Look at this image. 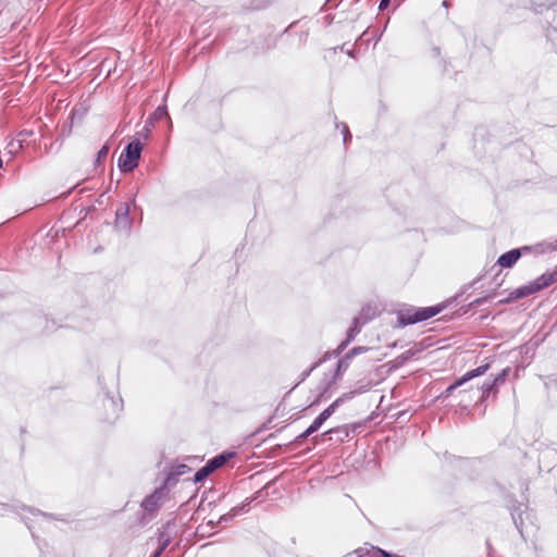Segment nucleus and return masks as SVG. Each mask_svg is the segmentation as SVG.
Here are the masks:
<instances>
[{
	"instance_id": "34",
	"label": "nucleus",
	"mask_w": 557,
	"mask_h": 557,
	"mask_svg": "<svg viewBox=\"0 0 557 557\" xmlns=\"http://www.w3.org/2000/svg\"><path fill=\"white\" fill-rule=\"evenodd\" d=\"M320 366V362H314L308 370L304 371L301 374H300V381L299 382H304L309 375L310 373Z\"/></svg>"
},
{
	"instance_id": "31",
	"label": "nucleus",
	"mask_w": 557,
	"mask_h": 557,
	"mask_svg": "<svg viewBox=\"0 0 557 557\" xmlns=\"http://www.w3.org/2000/svg\"><path fill=\"white\" fill-rule=\"evenodd\" d=\"M547 39L553 44L557 52V28L553 27L547 30L546 34Z\"/></svg>"
},
{
	"instance_id": "37",
	"label": "nucleus",
	"mask_w": 557,
	"mask_h": 557,
	"mask_svg": "<svg viewBox=\"0 0 557 557\" xmlns=\"http://www.w3.org/2000/svg\"><path fill=\"white\" fill-rule=\"evenodd\" d=\"M391 0H381L379 4V10L383 11L389 5Z\"/></svg>"
},
{
	"instance_id": "2",
	"label": "nucleus",
	"mask_w": 557,
	"mask_h": 557,
	"mask_svg": "<svg viewBox=\"0 0 557 557\" xmlns=\"http://www.w3.org/2000/svg\"><path fill=\"white\" fill-rule=\"evenodd\" d=\"M442 311L441 306L414 308L408 307L397 312V323L399 326H407L426 321Z\"/></svg>"
},
{
	"instance_id": "5",
	"label": "nucleus",
	"mask_w": 557,
	"mask_h": 557,
	"mask_svg": "<svg viewBox=\"0 0 557 557\" xmlns=\"http://www.w3.org/2000/svg\"><path fill=\"white\" fill-rule=\"evenodd\" d=\"M135 205V198L131 202L121 203L115 211L114 227L119 231L129 233L133 225V219L129 215L131 206Z\"/></svg>"
},
{
	"instance_id": "8",
	"label": "nucleus",
	"mask_w": 557,
	"mask_h": 557,
	"mask_svg": "<svg viewBox=\"0 0 557 557\" xmlns=\"http://www.w3.org/2000/svg\"><path fill=\"white\" fill-rule=\"evenodd\" d=\"M490 369V364L486 363V364H483V366H480L473 370H470L468 371L466 374H463L461 377L457 379L453 384H450L441 395L442 398H447L451 395V393L462 386L463 384H466L467 382H469L470 380L474 379V377H478V376H481L483 374H485L487 372V370Z\"/></svg>"
},
{
	"instance_id": "22",
	"label": "nucleus",
	"mask_w": 557,
	"mask_h": 557,
	"mask_svg": "<svg viewBox=\"0 0 557 557\" xmlns=\"http://www.w3.org/2000/svg\"><path fill=\"white\" fill-rule=\"evenodd\" d=\"M534 285V288L536 292L548 287L552 285V278L548 272L542 274L540 277H537L534 282H532Z\"/></svg>"
},
{
	"instance_id": "4",
	"label": "nucleus",
	"mask_w": 557,
	"mask_h": 557,
	"mask_svg": "<svg viewBox=\"0 0 557 557\" xmlns=\"http://www.w3.org/2000/svg\"><path fill=\"white\" fill-rule=\"evenodd\" d=\"M359 428H360L359 424L338 425V426H335V428H332V429L325 431L320 436H313L311 438V441L313 442L314 445L319 444L320 441L321 442H332V441H335V442L342 443L345 440H347L350 436L351 433H355Z\"/></svg>"
},
{
	"instance_id": "9",
	"label": "nucleus",
	"mask_w": 557,
	"mask_h": 557,
	"mask_svg": "<svg viewBox=\"0 0 557 557\" xmlns=\"http://www.w3.org/2000/svg\"><path fill=\"white\" fill-rule=\"evenodd\" d=\"M344 403V397H338L326 409H324L307 428L309 433L313 434L324 424V422L336 411V409Z\"/></svg>"
},
{
	"instance_id": "1",
	"label": "nucleus",
	"mask_w": 557,
	"mask_h": 557,
	"mask_svg": "<svg viewBox=\"0 0 557 557\" xmlns=\"http://www.w3.org/2000/svg\"><path fill=\"white\" fill-rule=\"evenodd\" d=\"M170 482L171 478H166L159 487H156L152 493L147 495L141 500V516L139 518L141 524H146L152 519H154L161 507L169 499L170 490L168 487V484Z\"/></svg>"
},
{
	"instance_id": "7",
	"label": "nucleus",
	"mask_w": 557,
	"mask_h": 557,
	"mask_svg": "<svg viewBox=\"0 0 557 557\" xmlns=\"http://www.w3.org/2000/svg\"><path fill=\"white\" fill-rule=\"evenodd\" d=\"M102 406L104 409L103 419L109 422L115 421L120 412L123 410V400L121 397H114L106 393L102 398Z\"/></svg>"
},
{
	"instance_id": "11",
	"label": "nucleus",
	"mask_w": 557,
	"mask_h": 557,
	"mask_svg": "<svg viewBox=\"0 0 557 557\" xmlns=\"http://www.w3.org/2000/svg\"><path fill=\"white\" fill-rule=\"evenodd\" d=\"M529 247L515 248L499 256L497 265L502 268H511L522 256V251H529Z\"/></svg>"
},
{
	"instance_id": "39",
	"label": "nucleus",
	"mask_w": 557,
	"mask_h": 557,
	"mask_svg": "<svg viewBox=\"0 0 557 557\" xmlns=\"http://www.w3.org/2000/svg\"><path fill=\"white\" fill-rule=\"evenodd\" d=\"M548 273L550 275L552 283H556L557 282V270H555L553 272H548Z\"/></svg>"
},
{
	"instance_id": "40",
	"label": "nucleus",
	"mask_w": 557,
	"mask_h": 557,
	"mask_svg": "<svg viewBox=\"0 0 557 557\" xmlns=\"http://www.w3.org/2000/svg\"><path fill=\"white\" fill-rule=\"evenodd\" d=\"M161 553L160 550H156L150 557H160Z\"/></svg>"
},
{
	"instance_id": "17",
	"label": "nucleus",
	"mask_w": 557,
	"mask_h": 557,
	"mask_svg": "<svg viewBox=\"0 0 557 557\" xmlns=\"http://www.w3.org/2000/svg\"><path fill=\"white\" fill-rule=\"evenodd\" d=\"M0 506L3 508V509H9V508H12V510L16 511L17 513H20V509L21 510H26L28 512H30L32 515L34 516H42L44 518H47V519H58L55 516H53L52 513H47V512H44L39 509H36V508H33V507H27L25 505H13V506H10L8 504H0Z\"/></svg>"
},
{
	"instance_id": "32",
	"label": "nucleus",
	"mask_w": 557,
	"mask_h": 557,
	"mask_svg": "<svg viewBox=\"0 0 557 557\" xmlns=\"http://www.w3.org/2000/svg\"><path fill=\"white\" fill-rule=\"evenodd\" d=\"M369 348L368 347H364V346H357V347H354L352 349H350L347 354L354 358L355 356L357 355H360V354H363L366 351H368Z\"/></svg>"
},
{
	"instance_id": "25",
	"label": "nucleus",
	"mask_w": 557,
	"mask_h": 557,
	"mask_svg": "<svg viewBox=\"0 0 557 557\" xmlns=\"http://www.w3.org/2000/svg\"><path fill=\"white\" fill-rule=\"evenodd\" d=\"M359 553V557H377L379 555L382 556V557H391V555L388 553H386L385 550L383 549H380V548H372V550H362V549H359L358 550Z\"/></svg>"
},
{
	"instance_id": "16",
	"label": "nucleus",
	"mask_w": 557,
	"mask_h": 557,
	"mask_svg": "<svg viewBox=\"0 0 557 557\" xmlns=\"http://www.w3.org/2000/svg\"><path fill=\"white\" fill-rule=\"evenodd\" d=\"M536 293L533 283H529L528 285H523L515 289L510 293L509 297L504 300V302H509L516 299H521L528 297L532 294Z\"/></svg>"
},
{
	"instance_id": "6",
	"label": "nucleus",
	"mask_w": 557,
	"mask_h": 557,
	"mask_svg": "<svg viewBox=\"0 0 557 557\" xmlns=\"http://www.w3.org/2000/svg\"><path fill=\"white\" fill-rule=\"evenodd\" d=\"M262 495V491L257 492L252 497L246 498V500L238 505L233 507L227 513L222 515L218 521H209L208 525L211 527V529L215 528L216 524L227 523L231 522L236 516L247 512L249 510V505L258 499Z\"/></svg>"
},
{
	"instance_id": "42",
	"label": "nucleus",
	"mask_w": 557,
	"mask_h": 557,
	"mask_svg": "<svg viewBox=\"0 0 557 557\" xmlns=\"http://www.w3.org/2000/svg\"><path fill=\"white\" fill-rule=\"evenodd\" d=\"M2 166H3V162H2V160L0 159V170L2 169Z\"/></svg>"
},
{
	"instance_id": "30",
	"label": "nucleus",
	"mask_w": 557,
	"mask_h": 557,
	"mask_svg": "<svg viewBox=\"0 0 557 557\" xmlns=\"http://www.w3.org/2000/svg\"><path fill=\"white\" fill-rule=\"evenodd\" d=\"M34 135V132L30 129H23L17 133L16 139L24 146L29 137Z\"/></svg>"
},
{
	"instance_id": "41",
	"label": "nucleus",
	"mask_w": 557,
	"mask_h": 557,
	"mask_svg": "<svg viewBox=\"0 0 557 557\" xmlns=\"http://www.w3.org/2000/svg\"><path fill=\"white\" fill-rule=\"evenodd\" d=\"M442 5H443V7H445V8H448V5H449L448 0H444V1H443V3H442Z\"/></svg>"
},
{
	"instance_id": "14",
	"label": "nucleus",
	"mask_w": 557,
	"mask_h": 557,
	"mask_svg": "<svg viewBox=\"0 0 557 557\" xmlns=\"http://www.w3.org/2000/svg\"><path fill=\"white\" fill-rule=\"evenodd\" d=\"M351 357L346 352L343 358H341L336 364V369L333 375V382L337 379L342 377V375L347 371L350 366ZM332 383V381L327 382L325 386L322 388L321 393L326 392L327 386Z\"/></svg>"
},
{
	"instance_id": "15",
	"label": "nucleus",
	"mask_w": 557,
	"mask_h": 557,
	"mask_svg": "<svg viewBox=\"0 0 557 557\" xmlns=\"http://www.w3.org/2000/svg\"><path fill=\"white\" fill-rule=\"evenodd\" d=\"M527 506L519 504L511 510L512 521L521 535H523L524 520L523 515L527 513Z\"/></svg>"
},
{
	"instance_id": "36",
	"label": "nucleus",
	"mask_w": 557,
	"mask_h": 557,
	"mask_svg": "<svg viewBox=\"0 0 557 557\" xmlns=\"http://www.w3.org/2000/svg\"><path fill=\"white\" fill-rule=\"evenodd\" d=\"M342 126H343L342 133H343V137H344V144L346 145L348 143V140L351 139V135H350L348 126L345 123H343Z\"/></svg>"
},
{
	"instance_id": "28",
	"label": "nucleus",
	"mask_w": 557,
	"mask_h": 557,
	"mask_svg": "<svg viewBox=\"0 0 557 557\" xmlns=\"http://www.w3.org/2000/svg\"><path fill=\"white\" fill-rule=\"evenodd\" d=\"M109 146L108 145H104L101 147V149L97 152V156H96V160H95V165L98 166L102 163L103 160H106V158L108 157L109 154Z\"/></svg>"
},
{
	"instance_id": "21",
	"label": "nucleus",
	"mask_w": 557,
	"mask_h": 557,
	"mask_svg": "<svg viewBox=\"0 0 557 557\" xmlns=\"http://www.w3.org/2000/svg\"><path fill=\"white\" fill-rule=\"evenodd\" d=\"M534 285V288L536 292L548 287L552 285V278L548 272L542 274L540 277H537L534 282H532Z\"/></svg>"
},
{
	"instance_id": "38",
	"label": "nucleus",
	"mask_w": 557,
	"mask_h": 557,
	"mask_svg": "<svg viewBox=\"0 0 557 557\" xmlns=\"http://www.w3.org/2000/svg\"><path fill=\"white\" fill-rule=\"evenodd\" d=\"M331 357H336L333 351L332 352H325L324 356L318 361L320 362V364L324 361H326L327 359H330Z\"/></svg>"
},
{
	"instance_id": "27",
	"label": "nucleus",
	"mask_w": 557,
	"mask_h": 557,
	"mask_svg": "<svg viewBox=\"0 0 557 557\" xmlns=\"http://www.w3.org/2000/svg\"><path fill=\"white\" fill-rule=\"evenodd\" d=\"M168 116H169V113H168V109H166V107H165V106H159V107L154 110V112H153V114H152V116H151V120H153V121H160V120H162V119H164V117H168Z\"/></svg>"
},
{
	"instance_id": "20",
	"label": "nucleus",
	"mask_w": 557,
	"mask_h": 557,
	"mask_svg": "<svg viewBox=\"0 0 557 557\" xmlns=\"http://www.w3.org/2000/svg\"><path fill=\"white\" fill-rule=\"evenodd\" d=\"M498 385L492 380L482 384L479 388L481 392V400H485L491 394L497 393Z\"/></svg>"
},
{
	"instance_id": "19",
	"label": "nucleus",
	"mask_w": 557,
	"mask_h": 557,
	"mask_svg": "<svg viewBox=\"0 0 557 557\" xmlns=\"http://www.w3.org/2000/svg\"><path fill=\"white\" fill-rule=\"evenodd\" d=\"M232 457H233V454H231V453H222V454L216 455L213 458L209 459L207 461V465L214 472L215 470H218L219 468L224 466Z\"/></svg>"
},
{
	"instance_id": "13",
	"label": "nucleus",
	"mask_w": 557,
	"mask_h": 557,
	"mask_svg": "<svg viewBox=\"0 0 557 557\" xmlns=\"http://www.w3.org/2000/svg\"><path fill=\"white\" fill-rule=\"evenodd\" d=\"M360 332L359 326V318H355L352 321V324L349 326V329L346 332V338L337 346L335 350H333V354L335 356H339L346 347L355 339L357 334Z\"/></svg>"
},
{
	"instance_id": "3",
	"label": "nucleus",
	"mask_w": 557,
	"mask_h": 557,
	"mask_svg": "<svg viewBox=\"0 0 557 557\" xmlns=\"http://www.w3.org/2000/svg\"><path fill=\"white\" fill-rule=\"evenodd\" d=\"M143 148L139 139L132 140L124 148L117 160V166L122 173L133 172L138 166Z\"/></svg>"
},
{
	"instance_id": "29",
	"label": "nucleus",
	"mask_w": 557,
	"mask_h": 557,
	"mask_svg": "<svg viewBox=\"0 0 557 557\" xmlns=\"http://www.w3.org/2000/svg\"><path fill=\"white\" fill-rule=\"evenodd\" d=\"M511 369L509 367L503 369L494 379L493 381L498 385H503L507 379V376L509 375Z\"/></svg>"
},
{
	"instance_id": "10",
	"label": "nucleus",
	"mask_w": 557,
	"mask_h": 557,
	"mask_svg": "<svg viewBox=\"0 0 557 557\" xmlns=\"http://www.w3.org/2000/svg\"><path fill=\"white\" fill-rule=\"evenodd\" d=\"M344 403V397H338L326 409H324L307 428L309 433L313 434L324 424V422L336 411V409Z\"/></svg>"
},
{
	"instance_id": "18",
	"label": "nucleus",
	"mask_w": 557,
	"mask_h": 557,
	"mask_svg": "<svg viewBox=\"0 0 557 557\" xmlns=\"http://www.w3.org/2000/svg\"><path fill=\"white\" fill-rule=\"evenodd\" d=\"M373 386V383L371 380L362 379L356 383V388L349 393L343 394L341 397H344L345 400H349L354 398L357 394H362L368 392Z\"/></svg>"
},
{
	"instance_id": "24",
	"label": "nucleus",
	"mask_w": 557,
	"mask_h": 557,
	"mask_svg": "<svg viewBox=\"0 0 557 557\" xmlns=\"http://www.w3.org/2000/svg\"><path fill=\"white\" fill-rule=\"evenodd\" d=\"M213 471L206 463L202 468H200L194 475V482L200 483L205 481Z\"/></svg>"
},
{
	"instance_id": "35",
	"label": "nucleus",
	"mask_w": 557,
	"mask_h": 557,
	"mask_svg": "<svg viewBox=\"0 0 557 557\" xmlns=\"http://www.w3.org/2000/svg\"><path fill=\"white\" fill-rule=\"evenodd\" d=\"M490 298H491V295H488V296H484V297H480V298H476V299H474L473 301H471V302L469 304V307H470V308H473V307L481 306V305H483L485 301H487V299H490Z\"/></svg>"
},
{
	"instance_id": "23",
	"label": "nucleus",
	"mask_w": 557,
	"mask_h": 557,
	"mask_svg": "<svg viewBox=\"0 0 557 557\" xmlns=\"http://www.w3.org/2000/svg\"><path fill=\"white\" fill-rule=\"evenodd\" d=\"M189 471H190V468L187 465L180 463L172 468L171 472L168 474L166 478H171V481H172L175 478L181 476Z\"/></svg>"
},
{
	"instance_id": "12",
	"label": "nucleus",
	"mask_w": 557,
	"mask_h": 557,
	"mask_svg": "<svg viewBox=\"0 0 557 557\" xmlns=\"http://www.w3.org/2000/svg\"><path fill=\"white\" fill-rule=\"evenodd\" d=\"M173 527H175V520H169L166 523H164L161 528L158 529L159 547L157 548V550H160L161 554L170 545L172 541V534L170 530Z\"/></svg>"
},
{
	"instance_id": "33",
	"label": "nucleus",
	"mask_w": 557,
	"mask_h": 557,
	"mask_svg": "<svg viewBox=\"0 0 557 557\" xmlns=\"http://www.w3.org/2000/svg\"><path fill=\"white\" fill-rule=\"evenodd\" d=\"M312 434L309 433V431L306 429L301 434H299L298 436H296L294 443L296 445H301L309 436H311Z\"/></svg>"
},
{
	"instance_id": "26",
	"label": "nucleus",
	"mask_w": 557,
	"mask_h": 557,
	"mask_svg": "<svg viewBox=\"0 0 557 557\" xmlns=\"http://www.w3.org/2000/svg\"><path fill=\"white\" fill-rule=\"evenodd\" d=\"M23 147L24 146L16 139V137L11 139L7 145L8 152L11 156L17 154L23 149Z\"/></svg>"
}]
</instances>
